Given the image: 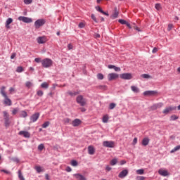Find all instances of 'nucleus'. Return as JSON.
I'll list each match as a JSON object with an SVG mask.
<instances>
[{
    "label": "nucleus",
    "mask_w": 180,
    "mask_h": 180,
    "mask_svg": "<svg viewBox=\"0 0 180 180\" xmlns=\"http://www.w3.org/2000/svg\"><path fill=\"white\" fill-rule=\"evenodd\" d=\"M5 89H6L5 86H3L0 88V94L1 96L4 98V105H5V106H12V100L8 97V94H6Z\"/></svg>",
    "instance_id": "1"
},
{
    "label": "nucleus",
    "mask_w": 180,
    "mask_h": 180,
    "mask_svg": "<svg viewBox=\"0 0 180 180\" xmlns=\"http://www.w3.org/2000/svg\"><path fill=\"white\" fill-rule=\"evenodd\" d=\"M41 65L44 67V68H50L51 65H53V60L46 58L43 59L41 61Z\"/></svg>",
    "instance_id": "2"
},
{
    "label": "nucleus",
    "mask_w": 180,
    "mask_h": 180,
    "mask_svg": "<svg viewBox=\"0 0 180 180\" xmlns=\"http://www.w3.org/2000/svg\"><path fill=\"white\" fill-rule=\"evenodd\" d=\"M76 102L80 105V106H85L86 105V99L84 98L82 95H79L76 98Z\"/></svg>",
    "instance_id": "3"
},
{
    "label": "nucleus",
    "mask_w": 180,
    "mask_h": 180,
    "mask_svg": "<svg viewBox=\"0 0 180 180\" xmlns=\"http://www.w3.org/2000/svg\"><path fill=\"white\" fill-rule=\"evenodd\" d=\"M46 24V20L44 19H38L34 22L35 29H40L41 26H44Z\"/></svg>",
    "instance_id": "4"
},
{
    "label": "nucleus",
    "mask_w": 180,
    "mask_h": 180,
    "mask_svg": "<svg viewBox=\"0 0 180 180\" xmlns=\"http://www.w3.org/2000/svg\"><path fill=\"white\" fill-rule=\"evenodd\" d=\"M103 147H107L108 148H113L115 147V141H105L103 142Z\"/></svg>",
    "instance_id": "5"
},
{
    "label": "nucleus",
    "mask_w": 180,
    "mask_h": 180,
    "mask_svg": "<svg viewBox=\"0 0 180 180\" xmlns=\"http://www.w3.org/2000/svg\"><path fill=\"white\" fill-rule=\"evenodd\" d=\"M18 20L23 22L24 23H32L33 20L29 17L20 16L18 17Z\"/></svg>",
    "instance_id": "6"
},
{
    "label": "nucleus",
    "mask_w": 180,
    "mask_h": 180,
    "mask_svg": "<svg viewBox=\"0 0 180 180\" xmlns=\"http://www.w3.org/2000/svg\"><path fill=\"white\" fill-rule=\"evenodd\" d=\"M4 123L5 126H9L11 124V122H9V114L6 111L3 112Z\"/></svg>",
    "instance_id": "7"
},
{
    "label": "nucleus",
    "mask_w": 180,
    "mask_h": 180,
    "mask_svg": "<svg viewBox=\"0 0 180 180\" xmlns=\"http://www.w3.org/2000/svg\"><path fill=\"white\" fill-rule=\"evenodd\" d=\"M120 78L122 79H131L133 78V76L131 75V73H123L120 75Z\"/></svg>",
    "instance_id": "8"
},
{
    "label": "nucleus",
    "mask_w": 180,
    "mask_h": 180,
    "mask_svg": "<svg viewBox=\"0 0 180 180\" xmlns=\"http://www.w3.org/2000/svg\"><path fill=\"white\" fill-rule=\"evenodd\" d=\"M39 117H40V113L36 112L30 117V120L32 123H34V122H37Z\"/></svg>",
    "instance_id": "9"
},
{
    "label": "nucleus",
    "mask_w": 180,
    "mask_h": 180,
    "mask_svg": "<svg viewBox=\"0 0 180 180\" xmlns=\"http://www.w3.org/2000/svg\"><path fill=\"white\" fill-rule=\"evenodd\" d=\"M73 176L76 180H86V177L79 173L74 174Z\"/></svg>",
    "instance_id": "10"
},
{
    "label": "nucleus",
    "mask_w": 180,
    "mask_h": 180,
    "mask_svg": "<svg viewBox=\"0 0 180 180\" xmlns=\"http://www.w3.org/2000/svg\"><path fill=\"white\" fill-rule=\"evenodd\" d=\"M176 110V107H173V106H170V107H167L162 112V113H164L165 115H168V113H169V112H172V110Z\"/></svg>",
    "instance_id": "11"
},
{
    "label": "nucleus",
    "mask_w": 180,
    "mask_h": 180,
    "mask_svg": "<svg viewBox=\"0 0 180 180\" xmlns=\"http://www.w3.org/2000/svg\"><path fill=\"white\" fill-rule=\"evenodd\" d=\"M108 77V81H113V79H117L119 78V75L117 73H110Z\"/></svg>",
    "instance_id": "12"
},
{
    "label": "nucleus",
    "mask_w": 180,
    "mask_h": 180,
    "mask_svg": "<svg viewBox=\"0 0 180 180\" xmlns=\"http://www.w3.org/2000/svg\"><path fill=\"white\" fill-rule=\"evenodd\" d=\"M159 175H161V176H168L169 175V172H168V170H165L164 169H160L158 170Z\"/></svg>",
    "instance_id": "13"
},
{
    "label": "nucleus",
    "mask_w": 180,
    "mask_h": 180,
    "mask_svg": "<svg viewBox=\"0 0 180 180\" xmlns=\"http://www.w3.org/2000/svg\"><path fill=\"white\" fill-rule=\"evenodd\" d=\"M37 43H39V44H44V43H46V41H47V38L45 36L39 37L37 39Z\"/></svg>",
    "instance_id": "14"
},
{
    "label": "nucleus",
    "mask_w": 180,
    "mask_h": 180,
    "mask_svg": "<svg viewBox=\"0 0 180 180\" xmlns=\"http://www.w3.org/2000/svg\"><path fill=\"white\" fill-rule=\"evenodd\" d=\"M19 136H23L25 139H30V133L27 131H20L18 133Z\"/></svg>",
    "instance_id": "15"
},
{
    "label": "nucleus",
    "mask_w": 180,
    "mask_h": 180,
    "mask_svg": "<svg viewBox=\"0 0 180 180\" xmlns=\"http://www.w3.org/2000/svg\"><path fill=\"white\" fill-rule=\"evenodd\" d=\"M128 174H129V171L127 169H124L120 172L118 176L119 178L123 179V178H126V176H127Z\"/></svg>",
    "instance_id": "16"
},
{
    "label": "nucleus",
    "mask_w": 180,
    "mask_h": 180,
    "mask_svg": "<svg viewBox=\"0 0 180 180\" xmlns=\"http://www.w3.org/2000/svg\"><path fill=\"white\" fill-rule=\"evenodd\" d=\"M81 123H82V121L78 118H76L72 121V124L73 127H78Z\"/></svg>",
    "instance_id": "17"
},
{
    "label": "nucleus",
    "mask_w": 180,
    "mask_h": 180,
    "mask_svg": "<svg viewBox=\"0 0 180 180\" xmlns=\"http://www.w3.org/2000/svg\"><path fill=\"white\" fill-rule=\"evenodd\" d=\"M157 94V91H146L143 92V95L144 96H153Z\"/></svg>",
    "instance_id": "18"
},
{
    "label": "nucleus",
    "mask_w": 180,
    "mask_h": 180,
    "mask_svg": "<svg viewBox=\"0 0 180 180\" xmlns=\"http://www.w3.org/2000/svg\"><path fill=\"white\" fill-rule=\"evenodd\" d=\"M13 22V19L12 18H8L6 21V24L5 26L6 27V29H9V27H11L9 25H11V23H12Z\"/></svg>",
    "instance_id": "19"
},
{
    "label": "nucleus",
    "mask_w": 180,
    "mask_h": 180,
    "mask_svg": "<svg viewBox=\"0 0 180 180\" xmlns=\"http://www.w3.org/2000/svg\"><path fill=\"white\" fill-rule=\"evenodd\" d=\"M88 153L90 155H94L95 154V148L92 146L88 147Z\"/></svg>",
    "instance_id": "20"
},
{
    "label": "nucleus",
    "mask_w": 180,
    "mask_h": 180,
    "mask_svg": "<svg viewBox=\"0 0 180 180\" xmlns=\"http://www.w3.org/2000/svg\"><path fill=\"white\" fill-rule=\"evenodd\" d=\"M68 95H70V96H77V95H79V91H68L67 92Z\"/></svg>",
    "instance_id": "21"
},
{
    "label": "nucleus",
    "mask_w": 180,
    "mask_h": 180,
    "mask_svg": "<svg viewBox=\"0 0 180 180\" xmlns=\"http://www.w3.org/2000/svg\"><path fill=\"white\" fill-rule=\"evenodd\" d=\"M114 11H115L114 13L111 15L112 19H116V18L119 16V11H117V7L115 8Z\"/></svg>",
    "instance_id": "22"
},
{
    "label": "nucleus",
    "mask_w": 180,
    "mask_h": 180,
    "mask_svg": "<svg viewBox=\"0 0 180 180\" xmlns=\"http://www.w3.org/2000/svg\"><path fill=\"white\" fill-rule=\"evenodd\" d=\"M148 143H150V139L148 138H144L142 140V146H144L146 147V146H148Z\"/></svg>",
    "instance_id": "23"
},
{
    "label": "nucleus",
    "mask_w": 180,
    "mask_h": 180,
    "mask_svg": "<svg viewBox=\"0 0 180 180\" xmlns=\"http://www.w3.org/2000/svg\"><path fill=\"white\" fill-rule=\"evenodd\" d=\"M131 89L135 94H139V92H140V89L136 86H131Z\"/></svg>",
    "instance_id": "24"
},
{
    "label": "nucleus",
    "mask_w": 180,
    "mask_h": 180,
    "mask_svg": "<svg viewBox=\"0 0 180 180\" xmlns=\"http://www.w3.org/2000/svg\"><path fill=\"white\" fill-rule=\"evenodd\" d=\"M180 150V145L176 146L174 147L172 150H170L171 154H173V153H175Z\"/></svg>",
    "instance_id": "25"
},
{
    "label": "nucleus",
    "mask_w": 180,
    "mask_h": 180,
    "mask_svg": "<svg viewBox=\"0 0 180 180\" xmlns=\"http://www.w3.org/2000/svg\"><path fill=\"white\" fill-rule=\"evenodd\" d=\"M41 88H43L44 89H47L49 88V84L47 82H44L41 84Z\"/></svg>",
    "instance_id": "26"
},
{
    "label": "nucleus",
    "mask_w": 180,
    "mask_h": 180,
    "mask_svg": "<svg viewBox=\"0 0 180 180\" xmlns=\"http://www.w3.org/2000/svg\"><path fill=\"white\" fill-rule=\"evenodd\" d=\"M24 71H25V70L23 69V67H22V66H18L16 68V72L20 73V72H23Z\"/></svg>",
    "instance_id": "27"
},
{
    "label": "nucleus",
    "mask_w": 180,
    "mask_h": 180,
    "mask_svg": "<svg viewBox=\"0 0 180 180\" xmlns=\"http://www.w3.org/2000/svg\"><path fill=\"white\" fill-rule=\"evenodd\" d=\"M110 165H116L117 164V159L114 158L110 162Z\"/></svg>",
    "instance_id": "28"
},
{
    "label": "nucleus",
    "mask_w": 180,
    "mask_h": 180,
    "mask_svg": "<svg viewBox=\"0 0 180 180\" xmlns=\"http://www.w3.org/2000/svg\"><path fill=\"white\" fill-rule=\"evenodd\" d=\"M108 120H109V116L104 115L103 117V123H108Z\"/></svg>",
    "instance_id": "29"
},
{
    "label": "nucleus",
    "mask_w": 180,
    "mask_h": 180,
    "mask_svg": "<svg viewBox=\"0 0 180 180\" xmlns=\"http://www.w3.org/2000/svg\"><path fill=\"white\" fill-rule=\"evenodd\" d=\"M98 88L102 91H106L108 89V86H106V85H100L98 86Z\"/></svg>",
    "instance_id": "30"
},
{
    "label": "nucleus",
    "mask_w": 180,
    "mask_h": 180,
    "mask_svg": "<svg viewBox=\"0 0 180 180\" xmlns=\"http://www.w3.org/2000/svg\"><path fill=\"white\" fill-rule=\"evenodd\" d=\"M136 174L138 175H143V174H144V169H139L136 170Z\"/></svg>",
    "instance_id": "31"
},
{
    "label": "nucleus",
    "mask_w": 180,
    "mask_h": 180,
    "mask_svg": "<svg viewBox=\"0 0 180 180\" xmlns=\"http://www.w3.org/2000/svg\"><path fill=\"white\" fill-rule=\"evenodd\" d=\"M49 126H50V122H49V121L45 122L42 124L43 129H46V128L49 127Z\"/></svg>",
    "instance_id": "32"
},
{
    "label": "nucleus",
    "mask_w": 180,
    "mask_h": 180,
    "mask_svg": "<svg viewBox=\"0 0 180 180\" xmlns=\"http://www.w3.org/2000/svg\"><path fill=\"white\" fill-rule=\"evenodd\" d=\"M115 108H116V103H110V105H109V109H110V110L115 109Z\"/></svg>",
    "instance_id": "33"
},
{
    "label": "nucleus",
    "mask_w": 180,
    "mask_h": 180,
    "mask_svg": "<svg viewBox=\"0 0 180 180\" xmlns=\"http://www.w3.org/2000/svg\"><path fill=\"white\" fill-rule=\"evenodd\" d=\"M32 86H33V83L29 81L26 82L25 86H27V88H32Z\"/></svg>",
    "instance_id": "34"
},
{
    "label": "nucleus",
    "mask_w": 180,
    "mask_h": 180,
    "mask_svg": "<svg viewBox=\"0 0 180 180\" xmlns=\"http://www.w3.org/2000/svg\"><path fill=\"white\" fill-rule=\"evenodd\" d=\"M21 117H27V112L25 110L21 111Z\"/></svg>",
    "instance_id": "35"
},
{
    "label": "nucleus",
    "mask_w": 180,
    "mask_h": 180,
    "mask_svg": "<svg viewBox=\"0 0 180 180\" xmlns=\"http://www.w3.org/2000/svg\"><path fill=\"white\" fill-rule=\"evenodd\" d=\"M35 169H36L37 172H38V174H40V172H41L43 171L41 169V167H40V166H36Z\"/></svg>",
    "instance_id": "36"
},
{
    "label": "nucleus",
    "mask_w": 180,
    "mask_h": 180,
    "mask_svg": "<svg viewBox=\"0 0 180 180\" xmlns=\"http://www.w3.org/2000/svg\"><path fill=\"white\" fill-rule=\"evenodd\" d=\"M44 149V144L41 143L38 146V150L39 151H43V150Z\"/></svg>",
    "instance_id": "37"
},
{
    "label": "nucleus",
    "mask_w": 180,
    "mask_h": 180,
    "mask_svg": "<svg viewBox=\"0 0 180 180\" xmlns=\"http://www.w3.org/2000/svg\"><path fill=\"white\" fill-rule=\"evenodd\" d=\"M141 77L144 79L151 78V76L149 75L148 74H143L141 75Z\"/></svg>",
    "instance_id": "38"
},
{
    "label": "nucleus",
    "mask_w": 180,
    "mask_h": 180,
    "mask_svg": "<svg viewBox=\"0 0 180 180\" xmlns=\"http://www.w3.org/2000/svg\"><path fill=\"white\" fill-rule=\"evenodd\" d=\"M71 165L72 167H77L78 166V162H77V160H72L71 161Z\"/></svg>",
    "instance_id": "39"
},
{
    "label": "nucleus",
    "mask_w": 180,
    "mask_h": 180,
    "mask_svg": "<svg viewBox=\"0 0 180 180\" xmlns=\"http://www.w3.org/2000/svg\"><path fill=\"white\" fill-rule=\"evenodd\" d=\"M63 122L65 124H67L71 122V120L70 118H65L63 119Z\"/></svg>",
    "instance_id": "40"
},
{
    "label": "nucleus",
    "mask_w": 180,
    "mask_h": 180,
    "mask_svg": "<svg viewBox=\"0 0 180 180\" xmlns=\"http://www.w3.org/2000/svg\"><path fill=\"white\" fill-rule=\"evenodd\" d=\"M96 11H97V12H100V13H102V12H103V10H102L101 6H96Z\"/></svg>",
    "instance_id": "41"
},
{
    "label": "nucleus",
    "mask_w": 180,
    "mask_h": 180,
    "mask_svg": "<svg viewBox=\"0 0 180 180\" xmlns=\"http://www.w3.org/2000/svg\"><path fill=\"white\" fill-rule=\"evenodd\" d=\"M97 78L98 79H101V80L103 79V74L102 73L97 74Z\"/></svg>",
    "instance_id": "42"
},
{
    "label": "nucleus",
    "mask_w": 180,
    "mask_h": 180,
    "mask_svg": "<svg viewBox=\"0 0 180 180\" xmlns=\"http://www.w3.org/2000/svg\"><path fill=\"white\" fill-rule=\"evenodd\" d=\"M156 108H158V109H160V108H162V106H164V103H156Z\"/></svg>",
    "instance_id": "43"
},
{
    "label": "nucleus",
    "mask_w": 180,
    "mask_h": 180,
    "mask_svg": "<svg viewBox=\"0 0 180 180\" xmlns=\"http://www.w3.org/2000/svg\"><path fill=\"white\" fill-rule=\"evenodd\" d=\"M32 2H33V0H24V4H25V5H30Z\"/></svg>",
    "instance_id": "44"
},
{
    "label": "nucleus",
    "mask_w": 180,
    "mask_h": 180,
    "mask_svg": "<svg viewBox=\"0 0 180 180\" xmlns=\"http://www.w3.org/2000/svg\"><path fill=\"white\" fill-rule=\"evenodd\" d=\"M119 23H121V25H126L127 22L126 20H123V19H120L118 20Z\"/></svg>",
    "instance_id": "45"
},
{
    "label": "nucleus",
    "mask_w": 180,
    "mask_h": 180,
    "mask_svg": "<svg viewBox=\"0 0 180 180\" xmlns=\"http://www.w3.org/2000/svg\"><path fill=\"white\" fill-rule=\"evenodd\" d=\"M171 120H177L179 119L178 116L173 115L170 117Z\"/></svg>",
    "instance_id": "46"
},
{
    "label": "nucleus",
    "mask_w": 180,
    "mask_h": 180,
    "mask_svg": "<svg viewBox=\"0 0 180 180\" xmlns=\"http://www.w3.org/2000/svg\"><path fill=\"white\" fill-rule=\"evenodd\" d=\"M37 95L38 96H42L44 95L43 91L39 90V91L37 92Z\"/></svg>",
    "instance_id": "47"
},
{
    "label": "nucleus",
    "mask_w": 180,
    "mask_h": 180,
    "mask_svg": "<svg viewBox=\"0 0 180 180\" xmlns=\"http://www.w3.org/2000/svg\"><path fill=\"white\" fill-rule=\"evenodd\" d=\"M155 8L157 9V11H160L161 9V5H160V4H156L155 5Z\"/></svg>",
    "instance_id": "48"
},
{
    "label": "nucleus",
    "mask_w": 180,
    "mask_h": 180,
    "mask_svg": "<svg viewBox=\"0 0 180 180\" xmlns=\"http://www.w3.org/2000/svg\"><path fill=\"white\" fill-rule=\"evenodd\" d=\"M91 18L96 22V23H98V20H96V17L95 16V14H91Z\"/></svg>",
    "instance_id": "49"
},
{
    "label": "nucleus",
    "mask_w": 180,
    "mask_h": 180,
    "mask_svg": "<svg viewBox=\"0 0 180 180\" xmlns=\"http://www.w3.org/2000/svg\"><path fill=\"white\" fill-rule=\"evenodd\" d=\"M78 27L80 28V29H84V27H85V24L84 22H80L78 25Z\"/></svg>",
    "instance_id": "50"
},
{
    "label": "nucleus",
    "mask_w": 180,
    "mask_h": 180,
    "mask_svg": "<svg viewBox=\"0 0 180 180\" xmlns=\"http://www.w3.org/2000/svg\"><path fill=\"white\" fill-rule=\"evenodd\" d=\"M18 111H19V109H18V108H14V109L12 110V115H16V113H18Z\"/></svg>",
    "instance_id": "51"
},
{
    "label": "nucleus",
    "mask_w": 180,
    "mask_h": 180,
    "mask_svg": "<svg viewBox=\"0 0 180 180\" xmlns=\"http://www.w3.org/2000/svg\"><path fill=\"white\" fill-rule=\"evenodd\" d=\"M12 161H13L14 162H17V164L20 162L19 158H13Z\"/></svg>",
    "instance_id": "52"
},
{
    "label": "nucleus",
    "mask_w": 180,
    "mask_h": 180,
    "mask_svg": "<svg viewBox=\"0 0 180 180\" xmlns=\"http://www.w3.org/2000/svg\"><path fill=\"white\" fill-rule=\"evenodd\" d=\"M144 179H146V177H144L143 176H136V180H144Z\"/></svg>",
    "instance_id": "53"
},
{
    "label": "nucleus",
    "mask_w": 180,
    "mask_h": 180,
    "mask_svg": "<svg viewBox=\"0 0 180 180\" xmlns=\"http://www.w3.org/2000/svg\"><path fill=\"white\" fill-rule=\"evenodd\" d=\"M35 63H41L42 60L40 58H36L34 59Z\"/></svg>",
    "instance_id": "54"
},
{
    "label": "nucleus",
    "mask_w": 180,
    "mask_h": 180,
    "mask_svg": "<svg viewBox=\"0 0 180 180\" xmlns=\"http://www.w3.org/2000/svg\"><path fill=\"white\" fill-rule=\"evenodd\" d=\"M114 70H115V71H116V72H120V71H121L120 68L117 67V66H114Z\"/></svg>",
    "instance_id": "55"
},
{
    "label": "nucleus",
    "mask_w": 180,
    "mask_h": 180,
    "mask_svg": "<svg viewBox=\"0 0 180 180\" xmlns=\"http://www.w3.org/2000/svg\"><path fill=\"white\" fill-rule=\"evenodd\" d=\"M151 109H152V110H156V109H158L156 104H153L151 106Z\"/></svg>",
    "instance_id": "56"
},
{
    "label": "nucleus",
    "mask_w": 180,
    "mask_h": 180,
    "mask_svg": "<svg viewBox=\"0 0 180 180\" xmlns=\"http://www.w3.org/2000/svg\"><path fill=\"white\" fill-rule=\"evenodd\" d=\"M73 47H74V46H72V44H69L68 45V50H72Z\"/></svg>",
    "instance_id": "57"
},
{
    "label": "nucleus",
    "mask_w": 180,
    "mask_h": 180,
    "mask_svg": "<svg viewBox=\"0 0 180 180\" xmlns=\"http://www.w3.org/2000/svg\"><path fill=\"white\" fill-rule=\"evenodd\" d=\"M15 57H16V53H13L11 56V59L13 60V58H15Z\"/></svg>",
    "instance_id": "58"
},
{
    "label": "nucleus",
    "mask_w": 180,
    "mask_h": 180,
    "mask_svg": "<svg viewBox=\"0 0 180 180\" xmlns=\"http://www.w3.org/2000/svg\"><path fill=\"white\" fill-rule=\"evenodd\" d=\"M105 169L106 171L109 172L112 170V167H110L109 165H107Z\"/></svg>",
    "instance_id": "59"
},
{
    "label": "nucleus",
    "mask_w": 180,
    "mask_h": 180,
    "mask_svg": "<svg viewBox=\"0 0 180 180\" xmlns=\"http://www.w3.org/2000/svg\"><path fill=\"white\" fill-rule=\"evenodd\" d=\"M108 68H109L110 70H112V69L114 70L115 65H108Z\"/></svg>",
    "instance_id": "60"
},
{
    "label": "nucleus",
    "mask_w": 180,
    "mask_h": 180,
    "mask_svg": "<svg viewBox=\"0 0 180 180\" xmlns=\"http://www.w3.org/2000/svg\"><path fill=\"white\" fill-rule=\"evenodd\" d=\"M157 51H158V49H157V47L153 48L152 53H157Z\"/></svg>",
    "instance_id": "61"
},
{
    "label": "nucleus",
    "mask_w": 180,
    "mask_h": 180,
    "mask_svg": "<svg viewBox=\"0 0 180 180\" xmlns=\"http://www.w3.org/2000/svg\"><path fill=\"white\" fill-rule=\"evenodd\" d=\"M66 171H67V172H71V171H72V169H71V167H68L66 168Z\"/></svg>",
    "instance_id": "62"
},
{
    "label": "nucleus",
    "mask_w": 180,
    "mask_h": 180,
    "mask_svg": "<svg viewBox=\"0 0 180 180\" xmlns=\"http://www.w3.org/2000/svg\"><path fill=\"white\" fill-rule=\"evenodd\" d=\"M133 144L134 146L137 144V138H134V140H133Z\"/></svg>",
    "instance_id": "63"
},
{
    "label": "nucleus",
    "mask_w": 180,
    "mask_h": 180,
    "mask_svg": "<svg viewBox=\"0 0 180 180\" xmlns=\"http://www.w3.org/2000/svg\"><path fill=\"white\" fill-rule=\"evenodd\" d=\"M172 29V24L168 25V30H171Z\"/></svg>",
    "instance_id": "64"
}]
</instances>
